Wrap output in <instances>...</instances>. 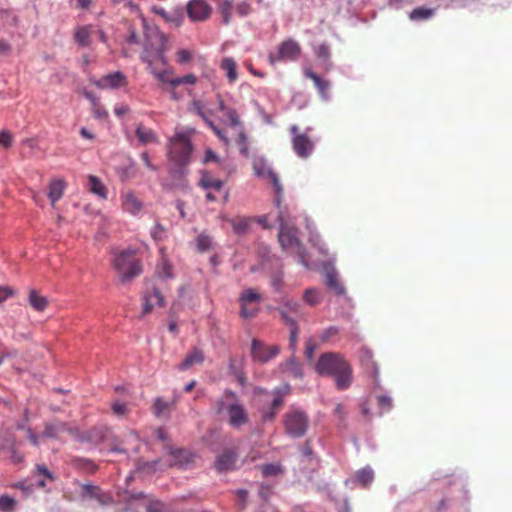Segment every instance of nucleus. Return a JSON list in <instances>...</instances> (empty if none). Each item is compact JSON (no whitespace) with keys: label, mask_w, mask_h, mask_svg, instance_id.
I'll return each mask as SVG.
<instances>
[{"label":"nucleus","mask_w":512,"mask_h":512,"mask_svg":"<svg viewBox=\"0 0 512 512\" xmlns=\"http://www.w3.org/2000/svg\"><path fill=\"white\" fill-rule=\"evenodd\" d=\"M186 11L192 22H203L210 18L212 7L206 0H190L186 5Z\"/></svg>","instance_id":"ddd939ff"},{"label":"nucleus","mask_w":512,"mask_h":512,"mask_svg":"<svg viewBox=\"0 0 512 512\" xmlns=\"http://www.w3.org/2000/svg\"><path fill=\"white\" fill-rule=\"evenodd\" d=\"M16 506V500L8 495L0 496V512H12Z\"/></svg>","instance_id":"79ce46f5"},{"label":"nucleus","mask_w":512,"mask_h":512,"mask_svg":"<svg viewBox=\"0 0 512 512\" xmlns=\"http://www.w3.org/2000/svg\"><path fill=\"white\" fill-rule=\"evenodd\" d=\"M11 460L13 463L19 464V463L23 462L24 456L20 452H18L16 449L13 448L11 450Z\"/></svg>","instance_id":"774afa93"},{"label":"nucleus","mask_w":512,"mask_h":512,"mask_svg":"<svg viewBox=\"0 0 512 512\" xmlns=\"http://www.w3.org/2000/svg\"><path fill=\"white\" fill-rule=\"evenodd\" d=\"M373 471L371 469H362L357 472L356 478L363 486H367L373 480Z\"/></svg>","instance_id":"a18cd8bd"},{"label":"nucleus","mask_w":512,"mask_h":512,"mask_svg":"<svg viewBox=\"0 0 512 512\" xmlns=\"http://www.w3.org/2000/svg\"><path fill=\"white\" fill-rule=\"evenodd\" d=\"M135 134L139 142L143 145H147L150 143H159V137L157 136L156 132L153 129L146 127L142 123H139L137 125Z\"/></svg>","instance_id":"4be33fe9"},{"label":"nucleus","mask_w":512,"mask_h":512,"mask_svg":"<svg viewBox=\"0 0 512 512\" xmlns=\"http://www.w3.org/2000/svg\"><path fill=\"white\" fill-rule=\"evenodd\" d=\"M283 399L281 396H277L272 400L270 410L263 413L264 420H272L276 415V411L282 406Z\"/></svg>","instance_id":"ea45409f"},{"label":"nucleus","mask_w":512,"mask_h":512,"mask_svg":"<svg viewBox=\"0 0 512 512\" xmlns=\"http://www.w3.org/2000/svg\"><path fill=\"white\" fill-rule=\"evenodd\" d=\"M261 472L265 477L276 476L283 472L280 464H265L260 466Z\"/></svg>","instance_id":"c03bdc74"},{"label":"nucleus","mask_w":512,"mask_h":512,"mask_svg":"<svg viewBox=\"0 0 512 512\" xmlns=\"http://www.w3.org/2000/svg\"><path fill=\"white\" fill-rule=\"evenodd\" d=\"M316 348H317V345L314 341H312V340L307 341L306 348H305V356L308 360L313 359L314 352H315Z\"/></svg>","instance_id":"13d9d810"},{"label":"nucleus","mask_w":512,"mask_h":512,"mask_svg":"<svg viewBox=\"0 0 512 512\" xmlns=\"http://www.w3.org/2000/svg\"><path fill=\"white\" fill-rule=\"evenodd\" d=\"M434 13L433 9L425 7H417L409 13V18L412 21H420L429 19Z\"/></svg>","instance_id":"e433bc0d"},{"label":"nucleus","mask_w":512,"mask_h":512,"mask_svg":"<svg viewBox=\"0 0 512 512\" xmlns=\"http://www.w3.org/2000/svg\"><path fill=\"white\" fill-rule=\"evenodd\" d=\"M220 68L225 71L226 77L230 83L238 79L237 64L231 57H224L220 62Z\"/></svg>","instance_id":"b1692460"},{"label":"nucleus","mask_w":512,"mask_h":512,"mask_svg":"<svg viewBox=\"0 0 512 512\" xmlns=\"http://www.w3.org/2000/svg\"><path fill=\"white\" fill-rule=\"evenodd\" d=\"M65 190V182L61 179L51 181L49 185L48 197L54 206L55 203L63 196Z\"/></svg>","instance_id":"bb28decb"},{"label":"nucleus","mask_w":512,"mask_h":512,"mask_svg":"<svg viewBox=\"0 0 512 512\" xmlns=\"http://www.w3.org/2000/svg\"><path fill=\"white\" fill-rule=\"evenodd\" d=\"M12 290L7 286H0V303L12 295Z\"/></svg>","instance_id":"338daca9"},{"label":"nucleus","mask_w":512,"mask_h":512,"mask_svg":"<svg viewBox=\"0 0 512 512\" xmlns=\"http://www.w3.org/2000/svg\"><path fill=\"white\" fill-rule=\"evenodd\" d=\"M305 76L309 79H311L315 86L317 87L319 93L321 96L325 99H327V93L330 88V82L327 80L322 79L320 76H318L315 72L312 70H306Z\"/></svg>","instance_id":"cd10ccee"},{"label":"nucleus","mask_w":512,"mask_h":512,"mask_svg":"<svg viewBox=\"0 0 512 512\" xmlns=\"http://www.w3.org/2000/svg\"><path fill=\"white\" fill-rule=\"evenodd\" d=\"M27 438L34 446H39V437L33 432L31 428H26Z\"/></svg>","instance_id":"0e129e2a"},{"label":"nucleus","mask_w":512,"mask_h":512,"mask_svg":"<svg viewBox=\"0 0 512 512\" xmlns=\"http://www.w3.org/2000/svg\"><path fill=\"white\" fill-rule=\"evenodd\" d=\"M127 77L120 71L109 73L94 82L99 89H118L127 85Z\"/></svg>","instance_id":"2eb2a0df"},{"label":"nucleus","mask_w":512,"mask_h":512,"mask_svg":"<svg viewBox=\"0 0 512 512\" xmlns=\"http://www.w3.org/2000/svg\"><path fill=\"white\" fill-rule=\"evenodd\" d=\"M152 13L161 17L164 22L171 24L175 27H179L183 23V15L179 11H175L173 13L167 12L163 7L153 6L151 8Z\"/></svg>","instance_id":"412c9836"},{"label":"nucleus","mask_w":512,"mask_h":512,"mask_svg":"<svg viewBox=\"0 0 512 512\" xmlns=\"http://www.w3.org/2000/svg\"><path fill=\"white\" fill-rule=\"evenodd\" d=\"M82 494L84 496H88L90 498H94L98 500L100 503H104L103 495L99 487L94 486L92 484H84L82 485Z\"/></svg>","instance_id":"4c0bfd02"},{"label":"nucleus","mask_w":512,"mask_h":512,"mask_svg":"<svg viewBox=\"0 0 512 512\" xmlns=\"http://www.w3.org/2000/svg\"><path fill=\"white\" fill-rule=\"evenodd\" d=\"M91 26H79L74 34L75 41L81 47H87L91 44Z\"/></svg>","instance_id":"c756f323"},{"label":"nucleus","mask_w":512,"mask_h":512,"mask_svg":"<svg viewBox=\"0 0 512 512\" xmlns=\"http://www.w3.org/2000/svg\"><path fill=\"white\" fill-rule=\"evenodd\" d=\"M284 430L292 438L303 437L309 427L308 415L298 409H291L283 416Z\"/></svg>","instance_id":"0eeeda50"},{"label":"nucleus","mask_w":512,"mask_h":512,"mask_svg":"<svg viewBox=\"0 0 512 512\" xmlns=\"http://www.w3.org/2000/svg\"><path fill=\"white\" fill-rule=\"evenodd\" d=\"M209 127L211 128V130L222 140L224 141L225 144H228V139L227 137L224 135V133L222 132L221 129H219L215 124L214 122H209Z\"/></svg>","instance_id":"e2e57ef3"},{"label":"nucleus","mask_w":512,"mask_h":512,"mask_svg":"<svg viewBox=\"0 0 512 512\" xmlns=\"http://www.w3.org/2000/svg\"><path fill=\"white\" fill-rule=\"evenodd\" d=\"M237 455L233 450L227 449L219 454L215 461V468L222 472L231 470L236 463Z\"/></svg>","instance_id":"aec40b11"},{"label":"nucleus","mask_w":512,"mask_h":512,"mask_svg":"<svg viewBox=\"0 0 512 512\" xmlns=\"http://www.w3.org/2000/svg\"><path fill=\"white\" fill-rule=\"evenodd\" d=\"M315 371L324 377L333 378L339 391L349 389L353 383V368L339 353L326 352L320 355L314 366Z\"/></svg>","instance_id":"f257e3e1"},{"label":"nucleus","mask_w":512,"mask_h":512,"mask_svg":"<svg viewBox=\"0 0 512 512\" xmlns=\"http://www.w3.org/2000/svg\"><path fill=\"white\" fill-rule=\"evenodd\" d=\"M88 181L89 188L92 193L98 195L103 199L107 198V189L96 176L90 175Z\"/></svg>","instance_id":"72a5a7b5"},{"label":"nucleus","mask_w":512,"mask_h":512,"mask_svg":"<svg viewBox=\"0 0 512 512\" xmlns=\"http://www.w3.org/2000/svg\"><path fill=\"white\" fill-rule=\"evenodd\" d=\"M290 132L293 135L292 145L295 153L300 158H308L314 149L313 141L306 133H299V128L296 125L290 127Z\"/></svg>","instance_id":"1a4fd4ad"},{"label":"nucleus","mask_w":512,"mask_h":512,"mask_svg":"<svg viewBox=\"0 0 512 512\" xmlns=\"http://www.w3.org/2000/svg\"><path fill=\"white\" fill-rule=\"evenodd\" d=\"M282 310H286L288 312V316L290 317H298L300 316L301 314V311H300V304L296 301H292V300H287L283 307L280 309V312Z\"/></svg>","instance_id":"a19ab883"},{"label":"nucleus","mask_w":512,"mask_h":512,"mask_svg":"<svg viewBox=\"0 0 512 512\" xmlns=\"http://www.w3.org/2000/svg\"><path fill=\"white\" fill-rule=\"evenodd\" d=\"M29 304L36 311H44L48 305L46 297L40 295L36 290H31L29 293Z\"/></svg>","instance_id":"2f4dec72"},{"label":"nucleus","mask_w":512,"mask_h":512,"mask_svg":"<svg viewBox=\"0 0 512 512\" xmlns=\"http://www.w3.org/2000/svg\"><path fill=\"white\" fill-rule=\"evenodd\" d=\"M140 157H141V160L143 161L144 165L149 170H152V171H157L158 170V167L151 162L149 154L147 152H142Z\"/></svg>","instance_id":"052dcab7"},{"label":"nucleus","mask_w":512,"mask_h":512,"mask_svg":"<svg viewBox=\"0 0 512 512\" xmlns=\"http://www.w3.org/2000/svg\"><path fill=\"white\" fill-rule=\"evenodd\" d=\"M192 144L187 135L177 133L169 140L168 159L176 166L184 167L190 163Z\"/></svg>","instance_id":"39448f33"},{"label":"nucleus","mask_w":512,"mask_h":512,"mask_svg":"<svg viewBox=\"0 0 512 512\" xmlns=\"http://www.w3.org/2000/svg\"><path fill=\"white\" fill-rule=\"evenodd\" d=\"M112 266L122 284H126L142 273V264L136 251L127 249L115 253Z\"/></svg>","instance_id":"7ed1b4c3"},{"label":"nucleus","mask_w":512,"mask_h":512,"mask_svg":"<svg viewBox=\"0 0 512 512\" xmlns=\"http://www.w3.org/2000/svg\"><path fill=\"white\" fill-rule=\"evenodd\" d=\"M67 433L71 437L82 440L79 430L76 427H71L64 422L47 423L45 429L41 434L42 438H54L63 440V434Z\"/></svg>","instance_id":"f8f14e48"},{"label":"nucleus","mask_w":512,"mask_h":512,"mask_svg":"<svg viewBox=\"0 0 512 512\" xmlns=\"http://www.w3.org/2000/svg\"><path fill=\"white\" fill-rule=\"evenodd\" d=\"M143 300V315L150 313L155 306L163 307L165 304L163 295L156 287H153L151 292H146Z\"/></svg>","instance_id":"f3484780"},{"label":"nucleus","mask_w":512,"mask_h":512,"mask_svg":"<svg viewBox=\"0 0 512 512\" xmlns=\"http://www.w3.org/2000/svg\"><path fill=\"white\" fill-rule=\"evenodd\" d=\"M281 247L288 253L295 255L299 263L307 265L306 251L300 240L298 239V229L294 226L286 229H279L278 234Z\"/></svg>","instance_id":"423d86ee"},{"label":"nucleus","mask_w":512,"mask_h":512,"mask_svg":"<svg viewBox=\"0 0 512 512\" xmlns=\"http://www.w3.org/2000/svg\"><path fill=\"white\" fill-rule=\"evenodd\" d=\"M93 115L95 118H98V119H105L107 118L108 116V113L107 111L101 107V106H96L94 109H93Z\"/></svg>","instance_id":"69168bd1"},{"label":"nucleus","mask_w":512,"mask_h":512,"mask_svg":"<svg viewBox=\"0 0 512 512\" xmlns=\"http://www.w3.org/2000/svg\"><path fill=\"white\" fill-rule=\"evenodd\" d=\"M229 222L231 223L232 228L236 234L243 235L249 232L253 219L249 217L237 216L235 218L229 219Z\"/></svg>","instance_id":"393cba45"},{"label":"nucleus","mask_w":512,"mask_h":512,"mask_svg":"<svg viewBox=\"0 0 512 512\" xmlns=\"http://www.w3.org/2000/svg\"><path fill=\"white\" fill-rule=\"evenodd\" d=\"M199 186L206 190V199L209 202H215L217 197L214 192H221L224 186V182L211 175V173L204 171L201 173L199 180Z\"/></svg>","instance_id":"4468645a"},{"label":"nucleus","mask_w":512,"mask_h":512,"mask_svg":"<svg viewBox=\"0 0 512 512\" xmlns=\"http://www.w3.org/2000/svg\"><path fill=\"white\" fill-rule=\"evenodd\" d=\"M283 371L288 374V376L292 378H302L303 370L302 366L299 362L295 360V358H290L283 364Z\"/></svg>","instance_id":"7c9ffc66"},{"label":"nucleus","mask_w":512,"mask_h":512,"mask_svg":"<svg viewBox=\"0 0 512 512\" xmlns=\"http://www.w3.org/2000/svg\"><path fill=\"white\" fill-rule=\"evenodd\" d=\"M0 145L5 148H8L12 145V135L8 131H3L0 133Z\"/></svg>","instance_id":"bf43d9fd"},{"label":"nucleus","mask_w":512,"mask_h":512,"mask_svg":"<svg viewBox=\"0 0 512 512\" xmlns=\"http://www.w3.org/2000/svg\"><path fill=\"white\" fill-rule=\"evenodd\" d=\"M256 172H257V174L259 176H267L270 179L273 187L276 190V194H277V196H276V205L279 208L280 207V195H281V193L283 191V188H282V185L280 184V180H279L278 175L273 170H271V169L257 170Z\"/></svg>","instance_id":"c85d7f7f"},{"label":"nucleus","mask_w":512,"mask_h":512,"mask_svg":"<svg viewBox=\"0 0 512 512\" xmlns=\"http://www.w3.org/2000/svg\"><path fill=\"white\" fill-rule=\"evenodd\" d=\"M280 352L278 345L268 346L264 342L253 339L251 343V356L252 360L261 364L267 363L272 358L276 357Z\"/></svg>","instance_id":"9d476101"},{"label":"nucleus","mask_w":512,"mask_h":512,"mask_svg":"<svg viewBox=\"0 0 512 512\" xmlns=\"http://www.w3.org/2000/svg\"><path fill=\"white\" fill-rule=\"evenodd\" d=\"M225 115L228 118L230 125L232 127H237L240 125V118L235 109H233V108L227 109V111L225 112Z\"/></svg>","instance_id":"864d4df0"},{"label":"nucleus","mask_w":512,"mask_h":512,"mask_svg":"<svg viewBox=\"0 0 512 512\" xmlns=\"http://www.w3.org/2000/svg\"><path fill=\"white\" fill-rule=\"evenodd\" d=\"M112 411L117 416H125L128 414L129 409L126 403H122L120 401H116L111 406Z\"/></svg>","instance_id":"8fccbe9b"},{"label":"nucleus","mask_w":512,"mask_h":512,"mask_svg":"<svg viewBox=\"0 0 512 512\" xmlns=\"http://www.w3.org/2000/svg\"><path fill=\"white\" fill-rule=\"evenodd\" d=\"M197 82V77L194 74H187L183 77H176L174 81V87H178L182 84L194 85Z\"/></svg>","instance_id":"09e8293b"},{"label":"nucleus","mask_w":512,"mask_h":512,"mask_svg":"<svg viewBox=\"0 0 512 512\" xmlns=\"http://www.w3.org/2000/svg\"><path fill=\"white\" fill-rule=\"evenodd\" d=\"M282 319L290 326V347L294 350L298 340V326L296 318L288 316L286 310L281 311Z\"/></svg>","instance_id":"a878e982"},{"label":"nucleus","mask_w":512,"mask_h":512,"mask_svg":"<svg viewBox=\"0 0 512 512\" xmlns=\"http://www.w3.org/2000/svg\"><path fill=\"white\" fill-rule=\"evenodd\" d=\"M216 407L219 414L227 415L228 423L235 429H239L249 422L247 410L233 391H225L223 398L217 401Z\"/></svg>","instance_id":"20e7f679"},{"label":"nucleus","mask_w":512,"mask_h":512,"mask_svg":"<svg viewBox=\"0 0 512 512\" xmlns=\"http://www.w3.org/2000/svg\"><path fill=\"white\" fill-rule=\"evenodd\" d=\"M147 512H167L164 505L158 501L151 502L147 507Z\"/></svg>","instance_id":"680f3d73"},{"label":"nucleus","mask_w":512,"mask_h":512,"mask_svg":"<svg viewBox=\"0 0 512 512\" xmlns=\"http://www.w3.org/2000/svg\"><path fill=\"white\" fill-rule=\"evenodd\" d=\"M156 273L161 279H170L173 277L172 265L166 257L163 256L161 258V261L157 266Z\"/></svg>","instance_id":"c9c22d12"},{"label":"nucleus","mask_w":512,"mask_h":512,"mask_svg":"<svg viewBox=\"0 0 512 512\" xmlns=\"http://www.w3.org/2000/svg\"><path fill=\"white\" fill-rule=\"evenodd\" d=\"M261 295L252 288L245 289L241 292L239 301L241 304L240 315L245 319L253 318L258 313V308L252 306L253 303H259Z\"/></svg>","instance_id":"9b49d317"},{"label":"nucleus","mask_w":512,"mask_h":512,"mask_svg":"<svg viewBox=\"0 0 512 512\" xmlns=\"http://www.w3.org/2000/svg\"><path fill=\"white\" fill-rule=\"evenodd\" d=\"M303 299L309 305H317L321 301V296L318 290L310 288L305 291Z\"/></svg>","instance_id":"37998d69"},{"label":"nucleus","mask_w":512,"mask_h":512,"mask_svg":"<svg viewBox=\"0 0 512 512\" xmlns=\"http://www.w3.org/2000/svg\"><path fill=\"white\" fill-rule=\"evenodd\" d=\"M326 284L337 295H343L345 293V288L334 271L326 273Z\"/></svg>","instance_id":"473e14b6"},{"label":"nucleus","mask_w":512,"mask_h":512,"mask_svg":"<svg viewBox=\"0 0 512 512\" xmlns=\"http://www.w3.org/2000/svg\"><path fill=\"white\" fill-rule=\"evenodd\" d=\"M315 53H316L317 57L322 58V59H328V58H330V55H331L329 46L326 44L319 45L316 48Z\"/></svg>","instance_id":"5fc2aeb1"},{"label":"nucleus","mask_w":512,"mask_h":512,"mask_svg":"<svg viewBox=\"0 0 512 512\" xmlns=\"http://www.w3.org/2000/svg\"><path fill=\"white\" fill-rule=\"evenodd\" d=\"M360 363L367 373L373 378L375 384H378L379 380V367L373 359V354L368 349L361 351Z\"/></svg>","instance_id":"a211bd4d"},{"label":"nucleus","mask_w":512,"mask_h":512,"mask_svg":"<svg viewBox=\"0 0 512 512\" xmlns=\"http://www.w3.org/2000/svg\"><path fill=\"white\" fill-rule=\"evenodd\" d=\"M377 402L382 413L388 412L392 408V399L389 396L379 395Z\"/></svg>","instance_id":"49530a36"},{"label":"nucleus","mask_w":512,"mask_h":512,"mask_svg":"<svg viewBox=\"0 0 512 512\" xmlns=\"http://www.w3.org/2000/svg\"><path fill=\"white\" fill-rule=\"evenodd\" d=\"M164 448L167 450L170 456L168 466L183 467L184 465L191 462V454L188 451L173 448L170 444L164 445Z\"/></svg>","instance_id":"dca6fc26"},{"label":"nucleus","mask_w":512,"mask_h":512,"mask_svg":"<svg viewBox=\"0 0 512 512\" xmlns=\"http://www.w3.org/2000/svg\"><path fill=\"white\" fill-rule=\"evenodd\" d=\"M301 54L300 45L293 39L283 41L276 53L269 55V60L272 64L282 61H296Z\"/></svg>","instance_id":"6e6552de"},{"label":"nucleus","mask_w":512,"mask_h":512,"mask_svg":"<svg viewBox=\"0 0 512 512\" xmlns=\"http://www.w3.org/2000/svg\"><path fill=\"white\" fill-rule=\"evenodd\" d=\"M204 361V354L202 350L193 348L184 358L183 362L179 364L180 370H186L195 364H201Z\"/></svg>","instance_id":"5701e85b"},{"label":"nucleus","mask_w":512,"mask_h":512,"mask_svg":"<svg viewBox=\"0 0 512 512\" xmlns=\"http://www.w3.org/2000/svg\"><path fill=\"white\" fill-rule=\"evenodd\" d=\"M278 222H279V229H286L287 227H290V219L288 215V211L286 208L279 209L278 212Z\"/></svg>","instance_id":"3c124183"},{"label":"nucleus","mask_w":512,"mask_h":512,"mask_svg":"<svg viewBox=\"0 0 512 512\" xmlns=\"http://www.w3.org/2000/svg\"><path fill=\"white\" fill-rule=\"evenodd\" d=\"M212 243H213L212 237L205 232L199 234L196 239V246L200 252H205V251L209 250L212 246Z\"/></svg>","instance_id":"58836bf2"},{"label":"nucleus","mask_w":512,"mask_h":512,"mask_svg":"<svg viewBox=\"0 0 512 512\" xmlns=\"http://www.w3.org/2000/svg\"><path fill=\"white\" fill-rule=\"evenodd\" d=\"M236 12L239 16L245 17L252 11L251 5L247 1H241L235 6Z\"/></svg>","instance_id":"603ef678"},{"label":"nucleus","mask_w":512,"mask_h":512,"mask_svg":"<svg viewBox=\"0 0 512 512\" xmlns=\"http://www.w3.org/2000/svg\"><path fill=\"white\" fill-rule=\"evenodd\" d=\"M122 207L124 211L137 215L143 208V203L133 191H128L122 195Z\"/></svg>","instance_id":"6ab92c4d"},{"label":"nucleus","mask_w":512,"mask_h":512,"mask_svg":"<svg viewBox=\"0 0 512 512\" xmlns=\"http://www.w3.org/2000/svg\"><path fill=\"white\" fill-rule=\"evenodd\" d=\"M71 463L75 468L81 469L87 473H94L97 470V466L86 458L74 457Z\"/></svg>","instance_id":"f704fd0d"},{"label":"nucleus","mask_w":512,"mask_h":512,"mask_svg":"<svg viewBox=\"0 0 512 512\" xmlns=\"http://www.w3.org/2000/svg\"><path fill=\"white\" fill-rule=\"evenodd\" d=\"M169 404L161 398H157L154 403V413L157 416L164 415L168 412Z\"/></svg>","instance_id":"de8ad7c7"},{"label":"nucleus","mask_w":512,"mask_h":512,"mask_svg":"<svg viewBox=\"0 0 512 512\" xmlns=\"http://www.w3.org/2000/svg\"><path fill=\"white\" fill-rule=\"evenodd\" d=\"M192 59L191 53L186 49H181L177 52V62L185 64Z\"/></svg>","instance_id":"4d7b16f0"},{"label":"nucleus","mask_w":512,"mask_h":512,"mask_svg":"<svg viewBox=\"0 0 512 512\" xmlns=\"http://www.w3.org/2000/svg\"><path fill=\"white\" fill-rule=\"evenodd\" d=\"M157 44L153 51H150L147 47L142 55V60L148 65V69L153 76L163 84H169L174 87V72L170 68L159 69L156 62H160L162 65H166V36L162 33L156 35Z\"/></svg>","instance_id":"f03ea898"},{"label":"nucleus","mask_w":512,"mask_h":512,"mask_svg":"<svg viewBox=\"0 0 512 512\" xmlns=\"http://www.w3.org/2000/svg\"><path fill=\"white\" fill-rule=\"evenodd\" d=\"M35 469L37 474L42 475L44 478L49 479L50 481H54L55 478L53 474L47 469L45 465L37 464Z\"/></svg>","instance_id":"6e6d98bb"}]
</instances>
